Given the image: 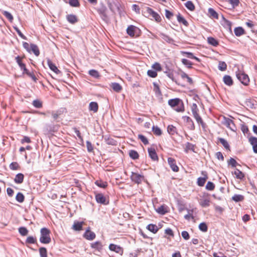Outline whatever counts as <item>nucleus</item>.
<instances>
[{
  "instance_id": "nucleus-49",
  "label": "nucleus",
  "mask_w": 257,
  "mask_h": 257,
  "mask_svg": "<svg viewBox=\"0 0 257 257\" xmlns=\"http://www.w3.org/2000/svg\"><path fill=\"white\" fill-rule=\"evenodd\" d=\"M18 230H19V232L22 236L27 235L29 232L27 228L26 227H23V226L19 227Z\"/></svg>"
},
{
  "instance_id": "nucleus-16",
  "label": "nucleus",
  "mask_w": 257,
  "mask_h": 257,
  "mask_svg": "<svg viewBox=\"0 0 257 257\" xmlns=\"http://www.w3.org/2000/svg\"><path fill=\"white\" fill-rule=\"evenodd\" d=\"M90 246L92 248L95 249L99 251H101L103 248V245L101 242L99 241H96L94 242L91 243Z\"/></svg>"
},
{
  "instance_id": "nucleus-46",
  "label": "nucleus",
  "mask_w": 257,
  "mask_h": 257,
  "mask_svg": "<svg viewBox=\"0 0 257 257\" xmlns=\"http://www.w3.org/2000/svg\"><path fill=\"white\" fill-rule=\"evenodd\" d=\"M199 230L202 232H205L208 230V226L205 222H201L198 226Z\"/></svg>"
},
{
  "instance_id": "nucleus-12",
  "label": "nucleus",
  "mask_w": 257,
  "mask_h": 257,
  "mask_svg": "<svg viewBox=\"0 0 257 257\" xmlns=\"http://www.w3.org/2000/svg\"><path fill=\"white\" fill-rule=\"evenodd\" d=\"M168 163L173 171L175 172L179 171V168L176 165V160L174 158L171 157L168 158Z\"/></svg>"
},
{
  "instance_id": "nucleus-54",
  "label": "nucleus",
  "mask_w": 257,
  "mask_h": 257,
  "mask_svg": "<svg viewBox=\"0 0 257 257\" xmlns=\"http://www.w3.org/2000/svg\"><path fill=\"white\" fill-rule=\"evenodd\" d=\"M33 106L37 108H40L42 107V102L39 99H35L32 103Z\"/></svg>"
},
{
  "instance_id": "nucleus-44",
  "label": "nucleus",
  "mask_w": 257,
  "mask_h": 257,
  "mask_svg": "<svg viewBox=\"0 0 257 257\" xmlns=\"http://www.w3.org/2000/svg\"><path fill=\"white\" fill-rule=\"evenodd\" d=\"M177 128L173 125H169L167 127V132L170 135H174L176 133Z\"/></svg>"
},
{
  "instance_id": "nucleus-33",
  "label": "nucleus",
  "mask_w": 257,
  "mask_h": 257,
  "mask_svg": "<svg viewBox=\"0 0 257 257\" xmlns=\"http://www.w3.org/2000/svg\"><path fill=\"white\" fill-rule=\"evenodd\" d=\"M129 156L133 160H136L139 158V153L135 150H131L129 151Z\"/></svg>"
},
{
  "instance_id": "nucleus-31",
  "label": "nucleus",
  "mask_w": 257,
  "mask_h": 257,
  "mask_svg": "<svg viewBox=\"0 0 257 257\" xmlns=\"http://www.w3.org/2000/svg\"><path fill=\"white\" fill-rule=\"evenodd\" d=\"M244 199V196L240 194H234L232 197V200L235 202H239L242 201Z\"/></svg>"
},
{
  "instance_id": "nucleus-29",
  "label": "nucleus",
  "mask_w": 257,
  "mask_h": 257,
  "mask_svg": "<svg viewBox=\"0 0 257 257\" xmlns=\"http://www.w3.org/2000/svg\"><path fill=\"white\" fill-rule=\"evenodd\" d=\"M207 42L210 45L216 47L219 45L218 41L213 37H209L207 38Z\"/></svg>"
},
{
  "instance_id": "nucleus-58",
  "label": "nucleus",
  "mask_w": 257,
  "mask_h": 257,
  "mask_svg": "<svg viewBox=\"0 0 257 257\" xmlns=\"http://www.w3.org/2000/svg\"><path fill=\"white\" fill-rule=\"evenodd\" d=\"M9 167L12 170H17L19 169L20 166L17 162H14L10 164Z\"/></svg>"
},
{
  "instance_id": "nucleus-22",
  "label": "nucleus",
  "mask_w": 257,
  "mask_h": 257,
  "mask_svg": "<svg viewBox=\"0 0 257 257\" xmlns=\"http://www.w3.org/2000/svg\"><path fill=\"white\" fill-rule=\"evenodd\" d=\"M177 19L179 23H182L185 26L188 27L189 26L187 21L180 13L177 16Z\"/></svg>"
},
{
  "instance_id": "nucleus-60",
  "label": "nucleus",
  "mask_w": 257,
  "mask_h": 257,
  "mask_svg": "<svg viewBox=\"0 0 257 257\" xmlns=\"http://www.w3.org/2000/svg\"><path fill=\"white\" fill-rule=\"evenodd\" d=\"M228 165H230L232 168H234L237 165H239L236 160L232 158H230L229 160L228 161Z\"/></svg>"
},
{
  "instance_id": "nucleus-61",
  "label": "nucleus",
  "mask_w": 257,
  "mask_h": 257,
  "mask_svg": "<svg viewBox=\"0 0 257 257\" xmlns=\"http://www.w3.org/2000/svg\"><path fill=\"white\" fill-rule=\"evenodd\" d=\"M14 30L17 32L19 36L24 40H27V37L21 32V31L20 30V29L17 27V26H14L13 27Z\"/></svg>"
},
{
  "instance_id": "nucleus-59",
  "label": "nucleus",
  "mask_w": 257,
  "mask_h": 257,
  "mask_svg": "<svg viewBox=\"0 0 257 257\" xmlns=\"http://www.w3.org/2000/svg\"><path fill=\"white\" fill-rule=\"evenodd\" d=\"M138 138L142 141V142L145 145H148L149 144V141L147 138L144 135L142 134H139L138 135Z\"/></svg>"
},
{
  "instance_id": "nucleus-26",
  "label": "nucleus",
  "mask_w": 257,
  "mask_h": 257,
  "mask_svg": "<svg viewBox=\"0 0 257 257\" xmlns=\"http://www.w3.org/2000/svg\"><path fill=\"white\" fill-rule=\"evenodd\" d=\"M146 228L148 230L153 233H156L159 230L158 226L156 224H149L147 225Z\"/></svg>"
},
{
  "instance_id": "nucleus-30",
  "label": "nucleus",
  "mask_w": 257,
  "mask_h": 257,
  "mask_svg": "<svg viewBox=\"0 0 257 257\" xmlns=\"http://www.w3.org/2000/svg\"><path fill=\"white\" fill-rule=\"evenodd\" d=\"M233 174L235 175V177L238 179L242 180L244 178V174L238 169H236Z\"/></svg>"
},
{
  "instance_id": "nucleus-64",
  "label": "nucleus",
  "mask_w": 257,
  "mask_h": 257,
  "mask_svg": "<svg viewBox=\"0 0 257 257\" xmlns=\"http://www.w3.org/2000/svg\"><path fill=\"white\" fill-rule=\"evenodd\" d=\"M15 60L20 68L25 64L22 62V58L20 56L16 57Z\"/></svg>"
},
{
  "instance_id": "nucleus-19",
  "label": "nucleus",
  "mask_w": 257,
  "mask_h": 257,
  "mask_svg": "<svg viewBox=\"0 0 257 257\" xmlns=\"http://www.w3.org/2000/svg\"><path fill=\"white\" fill-rule=\"evenodd\" d=\"M110 86L113 90L116 92H120L122 89L120 84L117 82L111 83Z\"/></svg>"
},
{
  "instance_id": "nucleus-20",
  "label": "nucleus",
  "mask_w": 257,
  "mask_h": 257,
  "mask_svg": "<svg viewBox=\"0 0 257 257\" xmlns=\"http://www.w3.org/2000/svg\"><path fill=\"white\" fill-rule=\"evenodd\" d=\"M84 224L83 221H74L72 228L76 231H80L82 229V225Z\"/></svg>"
},
{
  "instance_id": "nucleus-37",
  "label": "nucleus",
  "mask_w": 257,
  "mask_h": 257,
  "mask_svg": "<svg viewBox=\"0 0 257 257\" xmlns=\"http://www.w3.org/2000/svg\"><path fill=\"white\" fill-rule=\"evenodd\" d=\"M199 204L202 207H208L210 205V200L208 198L201 199Z\"/></svg>"
},
{
  "instance_id": "nucleus-1",
  "label": "nucleus",
  "mask_w": 257,
  "mask_h": 257,
  "mask_svg": "<svg viewBox=\"0 0 257 257\" xmlns=\"http://www.w3.org/2000/svg\"><path fill=\"white\" fill-rule=\"evenodd\" d=\"M168 104L177 112H183L184 111V106L183 101L179 98L171 99L168 100Z\"/></svg>"
},
{
  "instance_id": "nucleus-11",
  "label": "nucleus",
  "mask_w": 257,
  "mask_h": 257,
  "mask_svg": "<svg viewBox=\"0 0 257 257\" xmlns=\"http://www.w3.org/2000/svg\"><path fill=\"white\" fill-rule=\"evenodd\" d=\"M203 177H199L197 179V184L199 186L202 187L204 185L206 180L208 179V175L206 171H202Z\"/></svg>"
},
{
  "instance_id": "nucleus-3",
  "label": "nucleus",
  "mask_w": 257,
  "mask_h": 257,
  "mask_svg": "<svg viewBox=\"0 0 257 257\" xmlns=\"http://www.w3.org/2000/svg\"><path fill=\"white\" fill-rule=\"evenodd\" d=\"M96 11L104 22L105 23L109 22V18L107 14V9L102 3L100 4V6L96 9Z\"/></svg>"
},
{
  "instance_id": "nucleus-7",
  "label": "nucleus",
  "mask_w": 257,
  "mask_h": 257,
  "mask_svg": "<svg viewBox=\"0 0 257 257\" xmlns=\"http://www.w3.org/2000/svg\"><path fill=\"white\" fill-rule=\"evenodd\" d=\"M96 201L98 203L103 205H107L109 204V201L102 193H97L95 195Z\"/></svg>"
},
{
  "instance_id": "nucleus-23",
  "label": "nucleus",
  "mask_w": 257,
  "mask_h": 257,
  "mask_svg": "<svg viewBox=\"0 0 257 257\" xmlns=\"http://www.w3.org/2000/svg\"><path fill=\"white\" fill-rule=\"evenodd\" d=\"M89 109L93 111V112H96L98 109V105L96 102L92 101L89 104Z\"/></svg>"
},
{
  "instance_id": "nucleus-40",
  "label": "nucleus",
  "mask_w": 257,
  "mask_h": 257,
  "mask_svg": "<svg viewBox=\"0 0 257 257\" xmlns=\"http://www.w3.org/2000/svg\"><path fill=\"white\" fill-rule=\"evenodd\" d=\"M208 13L210 15V16L212 18L216 19H218V15L217 13L213 8H210L208 9Z\"/></svg>"
},
{
  "instance_id": "nucleus-62",
  "label": "nucleus",
  "mask_w": 257,
  "mask_h": 257,
  "mask_svg": "<svg viewBox=\"0 0 257 257\" xmlns=\"http://www.w3.org/2000/svg\"><path fill=\"white\" fill-rule=\"evenodd\" d=\"M147 75L151 78H155L157 76V72L154 70H148Z\"/></svg>"
},
{
  "instance_id": "nucleus-38",
  "label": "nucleus",
  "mask_w": 257,
  "mask_h": 257,
  "mask_svg": "<svg viewBox=\"0 0 257 257\" xmlns=\"http://www.w3.org/2000/svg\"><path fill=\"white\" fill-rule=\"evenodd\" d=\"M26 244H35L37 243V238L33 236H29L25 242Z\"/></svg>"
},
{
  "instance_id": "nucleus-15",
  "label": "nucleus",
  "mask_w": 257,
  "mask_h": 257,
  "mask_svg": "<svg viewBox=\"0 0 257 257\" xmlns=\"http://www.w3.org/2000/svg\"><path fill=\"white\" fill-rule=\"evenodd\" d=\"M67 21L71 24H74L78 21L77 16L73 14H69L66 16Z\"/></svg>"
},
{
  "instance_id": "nucleus-48",
  "label": "nucleus",
  "mask_w": 257,
  "mask_h": 257,
  "mask_svg": "<svg viewBox=\"0 0 257 257\" xmlns=\"http://www.w3.org/2000/svg\"><path fill=\"white\" fill-rule=\"evenodd\" d=\"M181 62L182 64L184 65H185L188 68H192V65L193 63L189 60L183 58L182 59Z\"/></svg>"
},
{
  "instance_id": "nucleus-39",
  "label": "nucleus",
  "mask_w": 257,
  "mask_h": 257,
  "mask_svg": "<svg viewBox=\"0 0 257 257\" xmlns=\"http://www.w3.org/2000/svg\"><path fill=\"white\" fill-rule=\"evenodd\" d=\"M88 74L93 78L96 79L99 78L100 76L98 71L94 69L90 70L88 71Z\"/></svg>"
},
{
  "instance_id": "nucleus-41",
  "label": "nucleus",
  "mask_w": 257,
  "mask_h": 257,
  "mask_svg": "<svg viewBox=\"0 0 257 257\" xmlns=\"http://www.w3.org/2000/svg\"><path fill=\"white\" fill-rule=\"evenodd\" d=\"M185 7L190 11H194L195 7L192 2L189 1L185 4Z\"/></svg>"
},
{
  "instance_id": "nucleus-57",
  "label": "nucleus",
  "mask_w": 257,
  "mask_h": 257,
  "mask_svg": "<svg viewBox=\"0 0 257 257\" xmlns=\"http://www.w3.org/2000/svg\"><path fill=\"white\" fill-rule=\"evenodd\" d=\"M152 68L154 69V70L157 71H161L162 70V67L161 64L159 63L156 62L152 66Z\"/></svg>"
},
{
  "instance_id": "nucleus-56",
  "label": "nucleus",
  "mask_w": 257,
  "mask_h": 257,
  "mask_svg": "<svg viewBox=\"0 0 257 257\" xmlns=\"http://www.w3.org/2000/svg\"><path fill=\"white\" fill-rule=\"evenodd\" d=\"M180 53L188 58L192 59L193 58L194 54L192 52L181 51H180Z\"/></svg>"
},
{
  "instance_id": "nucleus-17",
  "label": "nucleus",
  "mask_w": 257,
  "mask_h": 257,
  "mask_svg": "<svg viewBox=\"0 0 257 257\" xmlns=\"http://www.w3.org/2000/svg\"><path fill=\"white\" fill-rule=\"evenodd\" d=\"M183 118L184 120L186 121L187 123H188L189 129L192 131L194 130L195 127L192 119L188 116H184Z\"/></svg>"
},
{
  "instance_id": "nucleus-28",
  "label": "nucleus",
  "mask_w": 257,
  "mask_h": 257,
  "mask_svg": "<svg viewBox=\"0 0 257 257\" xmlns=\"http://www.w3.org/2000/svg\"><path fill=\"white\" fill-rule=\"evenodd\" d=\"M159 35L161 37V38L165 41L166 42L168 43H172L174 42V40L170 37L168 35H166L163 33H161Z\"/></svg>"
},
{
  "instance_id": "nucleus-21",
  "label": "nucleus",
  "mask_w": 257,
  "mask_h": 257,
  "mask_svg": "<svg viewBox=\"0 0 257 257\" xmlns=\"http://www.w3.org/2000/svg\"><path fill=\"white\" fill-rule=\"evenodd\" d=\"M24 179V175L21 173L17 174L14 179V182L16 184H21L23 182Z\"/></svg>"
},
{
  "instance_id": "nucleus-43",
  "label": "nucleus",
  "mask_w": 257,
  "mask_h": 257,
  "mask_svg": "<svg viewBox=\"0 0 257 257\" xmlns=\"http://www.w3.org/2000/svg\"><path fill=\"white\" fill-rule=\"evenodd\" d=\"M16 200L19 203H22L24 201L25 196L21 192H18L16 196Z\"/></svg>"
},
{
  "instance_id": "nucleus-2",
  "label": "nucleus",
  "mask_w": 257,
  "mask_h": 257,
  "mask_svg": "<svg viewBox=\"0 0 257 257\" xmlns=\"http://www.w3.org/2000/svg\"><path fill=\"white\" fill-rule=\"evenodd\" d=\"M51 231L50 230L46 228H42L40 230V237L39 240L40 242L44 244H48L51 241L50 237Z\"/></svg>"
},
{
  "instance_id": "nucleus-55",
  "label": "nucleus",
  "mask_w": 257,
  "mask_h": 257,
  "mask_svg": "<svg viewBox=\"0 0 257 257\" xmlns=\"http://www.w3.org/2000/svg\"><path fill=\"white\" fill-rule=\"evenodd\" d=\"M205 188L207 190L212 191L215 188V185L213 182L208 181L206 185Z\"/></svg>"
},
{
  "instance_id": "nucleus-14",
  "label": "nucleus",
  "mask_w": 257,
  "mask_h": 257,
  "mask_svg": "<svg viewBox=\"0 0 257 257\" xmlns=\"http://www.w3.org/2000/svg\"><path fill=\"white\" fill-rule=\"evenodd\" d=\"M47 64L49 68L56 74H59L61 73L56 65L50 59H47Z\"/></svg>"
},
{
  "instance_id": "nucleus-6",
  "label": "nucleus",
  "mask_w": 257,
  "mask_h": 257,
  "mask_svg": "<svg viewBox=\"0 0 257 257\" xmlns=\"http://www.w3.org/2000/svg\"><path fill=\"white\" fill-rule=\"evenodd\" d=\"M131 178L132 181L138 184H141L145 179V177L143 175L135 172L132 173Z\"/></svg>"
},
{
  "instance_id": "nucleus-27",
  "label": "nucleus",
  "mask_w": 257,
  "mask_h": 257,
  "mask_svg": "<svg viewBox=\"0 0 257 257\" xmlns=\"http://www.w3.org/2000/svg\"><path fill=\"white\" fill-rule=\"evenodd\" d=\"M234 34L236 36L239 37L245 34L244 30L241 27H238L234 30Z\"/></svg>"
},
{
  "instance_id": "nucleus-53",
  "label": "nucleus",
  "mask_w": 257,
  "mask_h": 257,
  "mask_svg": "<svg viewBox=\"0 0 257 257\" xmlns=\"http://www.w3.org/2000/svg\"><path fill=\"white\" fill-rule=\"evenodd\" d=\"M3 14L9 20L10 22H12L14 18L12 15L9 12L4 11L2 12Z\"/></svg>"
},
{
  "instance_id": "nucleus-52",
  "label": "nucleus",
  "mask_w": 257,
  "mask_h": 257,
  "mask_svg": "<svg viewBox=\"0 0 257 257\" xmlns=\"http://www.w3.org/2000/svg\"><path fill=\"white\" fill-rule=\"evenodd\" d=\"M39 253L40 257H47V250L46 248L41 247L39 248Z\"/></svg>"
},
{
  "instance_id": "nucleus-4",
  "label": "nucleus",
  "mask_w": 257,
  "mask_h": 257,
  "mask_svg": "<svg viewBox=\"0 0 257 257\" xmlns=\"http://www.w3.org/2000/svg\"><path fill=\"white\" fill-rule=\"evenodd\" d=\"M236 76L237 79L244 85L247 86L249 82L248 76L243 71L238 70L235 72Z\"/></svg>"
},
{
  "instance_id": "nucleus-50",
  "label": "nucleus",
  "mask_w": 257,
  "mask_h": 257,
  "mask_svg": "<svg viewBox=\"0 0 257 257\" xmlns=\"http://www.w3.org/2000/svg\"><path fill=\"white\" fill-rule=\"evenodd\" d=\"M69 5L72 7H79L80 6L79 0H69L68 2Z\"/></svg>"
},
{
  "instance_id": "nucleus-18",
  "label": "nucleus",
  "mask_w": 257,
  "mask_h": 257,
  "mask_svg": "<svg viewBox=\"0 0 257 257\" xmlns=\"http://www.w3.org/2000/svg\"><path fill=\"white\" fill-rule=\"evenodd\" d=\"M223 81L225 84L230 86L233 85V81L231 77L229 75H225L223 78Z\"/></svg>"
},
{
  "instance_id": "nucleus-34",
  "label": "nucleus",
  "mask_w": 257,
  "mask_h": 257,
  "mask_svg": "<svg viewBox=\"0 0 257 257\" xmlns=\"http://www.w3.org/2000/svg\"><path fill=\"white\" fill-rule=\"evenodd\" d=\"M189 150L195 152V145H193L189 142H187L185 144V151L187 153Z\"/></svg>"
},
{
  "instance_id": "nucleus-42",
  "label": "nucleus",
  "mask_w": 257,
  "mask_h": 257,
  "mask_svg": "<svg viewBox=\"0 0 257 257\" xmlns=\"http://www.w3.org/2000/svg\"><path fill=\"white\" fill-rule=\"evenodd\" d=\"M218 68L221 71H224L227 69V64L224 61H219Z\"/></svg>"
},
{
  "instance_id": "nucleus-10",
  "label": "nucleus",
  "mask_w": 257,
  "mask_h": 257,
  "mask_svg": "<svg viewBox=\"0 0 257 257\" xmlns=\"http://www.w3.org/2000/svg\"><path fill=\"white\" fill-rule=\"evenodd\" d=\"M83 237L87 240H92L95 238L96 235L94 232L90 230V227H88L83 234Z\"/></svg>"
},
{
  "instance_id": "nucleus-51",
  "label": "nucleus",
  "mask_w": 257,
  "mask_h": 257,
  "mask_svg": "<svg viewBox=\"0 0 257 257\" xmlns=\"http://www.w3.org/2000/svg\"><path fill=\"white\" fill-rule=\"evenodd\" d=\"M157 212L162 215H164L167 212L166 208L164 205H161L156 210Z\"/></svg>"
},
{
  "instance_id": "nucleus-5",
  "label": "nucleus",
  "mask_w": 257,
  "mask_h": 257,
  "mask_svg": "<svg viewBox=\"0 0 257 257\" xmlns=\"http://www.w3.org/2000/svg\"><path fill=\"white\" fill-rule=\"evenodd\" d=\"M145 13L148 15V17H153L157 22H160L162 20L160 16L151 8L147 7Z\"/></svg>"
},
{
  "instance_id": "nucleus-36",
  "label": "nucleus",
  "mask_w": 257,
  "mask_h": 257,
  "mask_svg": "<svg viewBox=\"0 0 257 257\" xmlns=\"http://www.w3.org/2000/svg\"><path fill=\"white\" fill-rule=\"evenodd\" d=\"M218 141L223 145L226 150H230V146L226 140L222 138H218Z\"/></svg>"
},
{
  "instance_id": "nucleus-8",
  "label": "nucleus",
  "mask_w": 257,
  "mask_h": 257,
  "mask_svg": "<svg viewBox=\"0 0 257 257\" xmlns=\"http://www.w3.org/2000/svg\"><path fill=\"white\" fill-rule=\"evenodd\" d=\"M109 249L111 251L119 253L121 255H122L123 253V249L122 247L118 245H116L113 243H110L109 244Z\"/></svg>"
},
{
  "instance_id": "nucleus-13",
  "label": "nucleus",
  "mask_w": 257,
  "mask_h": 257,
  "mask_svg": "<svg viewBox=\"0 0 257 257\" xmlns=\"http://www.w3.org/2000/svg\"><path fill=\"white\" fill-rule=\"evenodd\" d=\"M148 152L149 154V156L151 158V159L154 161H158L159 158L157 155V154L156 152V150L154 148H149L148 149Z\"/></svg>"
},
{
  "instance_id": "nucleus-32",
  "label": "nucleus",
  "mask_w": 257,
  "mask_h": 257,
  "mask_svg": "<svg viewBox=\"0 0 257 257\" xmlns=\"http://www.w3.org/2000/svg\"><path fill=\"white\" fill-rule=\"evenodd\" d=\"M154 91L157 96L162 95V92L160 89L159 85L157 82H153Z\"/></svg>"
},
{
  "instance_id": "nucleus-25",
  "label": "nucleus",
  "mask_w": 257,
  "mask_h": 257,
  "mask_svg": "<svg viewBox=\"0 0 257 257\" xmlns=\"http://www.w3.org/2000/svg\"><path fill=\"white\" fill-rule=\"evenodd\" d=\"M31 52H32L36 56L40 55V51L37 45L34 44H30Z\"/></svg>"
},
{
  "instance_id": "nucleus-63",
  "label": "nucleus",
  "mask_w": 257,
  "mask_h": 257,
  "mask_svg": "<svg viewBox=\"0 0 257 257\" xmlns=\"http://www.w3.org/2000/svg\"><path fill=\"white\" fill-rule=\"evenodd\" d=\"M196 120L197 121V122L199 124H200L202 127L203 128V129H205L206 126V123L203 121L202 118L201 117V116H199L197 118H196Z\"/></svg>"
},
{
  "instance_id": "nucleus-9",
  "label": "nucleus",
  "mask_w": 257,
  "mask_h": 257,
  "mask_svg": "<svg viewBox=\"0 0 257 257\" xmlns=\"http://www.w3.org/2000/svg\"><path fill=\"white\" fill-rule=\"evenodd\" d=\"M138 31L140 30L134 25H130L126 29V33L131 37H134Z\"/></svg>"
},
{
  "instance_id": "nucleus-24",
  "label": "nucleus",
  "mask_w": 257,
  "mask_h": 257,
  "mask_svg": "<svg viewBox=\"0 0 257 257\" xmlns=\"http://www.w3.org/2000/svg\"><path fill=\"white\" fill-rule=\"evenodd\" d=\"M104 140L105 141V142L107 145H112V146H115L116 145L117 142L114 140L113 139L108 137V136H105L104 138Z\"/></svg>"
},
{
  "instance_id": "nucleus-45",
  "label": "nucleus",
  "mask_w": 257,
  "mask_h": 257,
  "mask_svg": "<svg viewBox=\"0 0 257 257\" xmlns=\"http://www.w3.org/2000/svg\"><path fill=\"white\" fill-rule=\"evenodd\" d=\"M152 131L154 132V134L156 136H161L162 134V132L160 127L158 126L153 125L152 126Z\"/></svg>"
},
{
  "instance_id": "nucleus-47",
  "label": "nucleus",
  "mask_w": 257,
  "mask_h": 257,
  "mask_svg": "<svg viewBox=\"0 0 257 257\" xmlns=\"http://www.w3.org/2000/svg\"><path fill=\"white\" fill-rule=\"evenodd\" d=\"M233 120L228 117H223V120L222 121V123L225 125L227 127H228L229 126L232 124Z\"/></svg>"
},
{
  "instance_id": "nucleus-35",
  "label": "nucleus",
  "mask_w": 257,
  "mask_h": 257,
  "mask_svg": "<svg viewBox=\"0 0 257 257\" xmlns=\"http://www.w3.org/2000/svg\"><path fill=\"white\" fill-rule=\"evenodd\" d=\"M95 184L101 188H105L107 186V183L101 180H96L95 182Z\"/></svg>"
}]
</instances>
